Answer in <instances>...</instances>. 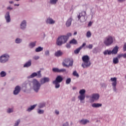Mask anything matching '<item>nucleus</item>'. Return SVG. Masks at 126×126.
I'll list each match as a JSON object with an SVG mask.
<instances>
[{
  "label": "nucleus",
  "mask_w": 126,
  "mask_h": 126,
  "mask_svg": "<svg viewBox=\"0 0 126 126\" xmlns=\"http://www.w3.org/2000/svg\"><path fill=\"white\" fill-rule=\"evenodd\" d=\"M21 90V89L20 88V87L19 86H17L15 88V90L13 92V94L14 95H17V94H18L19 92H20Z\"/></svg>",
  "instance_id": "nucleus-15"
},
{
  "label": "nucleus",
  "mask_w": 126,
  "mask_h": 126,
  "mask_svg": "<svg viewBox=\"0 0 126 126\" xmlns=\"http://www.w3.org/2000/svg\"><path fill=\"white\" fill-rule=\"evenodd\" d=\"M0 74L1 77H4V76H5L6 75V73H5V72H4L3 71H2L0 72Z\"/></svg>",
  "instance_id": "nucleus-35"
},
{
  "label": "nucleus",
  "mask_w": 126,
  "mask_h": 126,
  "mask_svg": "<svg viewBox=\"0 0 126 126\" xmlns=\"http://www.w3.org/2000/svg\"><path fill=\"white\" fill-rule=\"evenodd\" d=\"M66 47L67 48H70L71 47V46L70 45V43H67L66 45Z\"/></svg>",
  "instance_id": "nucleus-50"
},
{
  "label": "nucleus",
  "mask_w": 126,
  "mask_h": 126,
  "mask_svg": "<svg viewBox=\"0 0 126 126\" xmlns=\"http://www.w3.org/2000/svg\"><path fill=\"white\" fill-rule=\"evenodd\" d=\"M119 47L117 46H116L112 50V51H111V53L112 54H114L116 55L117 54L118 50H119Z\"/></svg>",
  "instance_id": "nucleus-17"
},
{
  "label": "nucleus",
  "mask_w": 126,
  "mask_h": 126,
  "mask_svg": "<svg viewBox=\"0 0 126 126\" xmlns=\"http://www.w3.org/2000/svg\"><path fill=\"white\" fill-rule=\"evenodd\" d=\"M121 57H124V55L123 54H120L118 56V58L120 59Z\"/></svg>",
  "instance_id": "nucleus-48"
},
{
  "label": "nucleus",
  "mask_w": 126,
  "mask_h": 126,
  "mask_svg": "<svg viewBox=\"0 0 126 126\" xmlns=\"http://www.w3.org/2000/svg\"><path fill=\"white\" fill-rule=\"evenodd\" d=\"M37 113H38L39 114H43L44 113V110H42L41 109H38Z\"/></svg>",
  "instance_id": "nucleus-44"
},
{
  "label": "nucleus",
  "mask_w": 126,
  "mask_h": 126,
  "mask_svg": "<svg viewBox=\"0 0 126 126\" xmlns=\"http://www.w3.org/2000/svg\"><path fill=\"white\" fill-rule=\"evenodd\" d=\"M73 75L75 76H76L77 77H79V74L77 73V71H73Z\"/></svg>",
  "instance_id": "nucleus-40"
},
{
  "label": "nucleus",
  "mask_w": 126,
  "mask_h": 126,
  "mask_svg": "<svg viewBox=\"0 0 126 126\" xmlns=\"http://www.w3.org/2000/svg\"><path fill=\"white\" fill-rule=\"evenodd\" d=\"M22 40L20 38H17L15 40V42L17 43V44H19V43H21Z\"/></svg>",
  "instance_id": "nucleus-39"
},
{
  "label": "nucleus",
  "mask_w": 126,
  "mask_h": 126,
  "mask_svg": "<svg viewBox=\"0 0 126 126\" xmlns=\"http://www.w3.org/2000/svg\"><path fill=\"white\" fill-rule=\"evenodd\" d=\"M48 82V78H44L40 80L41 84H44Z\"/></svg>",
  "instance_id": "nucleus-24"
},
{
  "label": "nucleus",
  "mask_w": 126,
  "mask_h": 126,
  "mask_svg": "<svg viewBox=\"0 0 126 126\" xmlns=\"http://www.w3.org/2000/svg\"><path fill=\"white\" fill-rule=\"evenodd\" d=\"M80 125H87L88 123L90 122L89 120L87 119H82L81 120L79 121Z\"/></svg>",
  "instance_id": "nucleus-16"
},
{
  "label": "nucleus",
  "mask_w": 126,
  "mask_h": 126,
  "mask_svg": "<svg viewBox=\"0 0 126 126\" xmlns=\"http://www.w3.org/2000/svg\"><path fill=\"white\" fill-rule=\"evenodd\" d=\"M86 15V11H82L80 13H79V15H77L78 20L81 23H83L86 21L85 16Z\"/></svg>",
  "instance_id": "nucleus-5"
},
{
  "label": "nucleus",
  "mask_w": 126,
  "mask_h": 126,
  "mask_svg": "<svg viewBox=\"0 0 126 126\" xmlns=\"http://www.w3.org/2000/svg\"><path fill=\"white\" fill-rule=\"evenodd\" d=\"M90 58L88 55L84 56L82 58L83 61V63L81 65L82 67L84 68H88L90 67L91 65V63L90 61Z\"/></svg>",
  "instance_id": "nucleus-1"
},
{
  "label": "nucleus",
  "mask_w": 126,
  "mask_h": 126,
  "mask_svg": "<svg viewBox=\"0 0 126 126\" xmlns=\"http://www.w3.org/2000/svg\"><path fill=\"white\" fill-rule=\"evenodd\" d=\"M123 58L126 59V53L123 54Z\"/></svg>",
  "instance_id": "nucleus-57"
},
{
  "label": "nucleus",
  "mask_w": 126,
  "mask_h": 126,
  "mask_svg": "<svg viewBox=\"0 0 126 126\" xmlns=\"http://www.w3.org/2000/svg\"><path fill=\"white\" fill-rule=\"evenodd\" d=\"M100 95L98 94H92V98L93 99V101H96L99 99Z\"/></svg>",
  "instance_id": "nucleus-13"
},
{
  "label": "nucleus",
  "mask_w": 126,
  "mask_h": 126,
  "mask_svg": "<svg viewBox=\"0 0 126 126\" xmlns=\"http://www.w3.org/2000/svg\"><path fill=\"white\" fill-rule=\"evenodd\" d=\"M103 54L106 56L107 55H110L111 54H112V53L111 50H106L103 52Z\"/></svg>",
  "instance_id": "nucleus-22"
},
{
  "label": "nucleus",
  "mask_w": 126,
  "mask_h": 126,
  "mask_svg": "<svg viewBox=\"0 0 126 126\" xmlns=\"http://www.w3.org/2000/svg\"><path fill=\"white\" fill-rule=\"evenodd\" d=\"M59 1V0H50V3L51 4H54L55 5L57 4V2Z\"/></svg>",
  "instance_id": "nucleus-31"
},
{
  "label": "nucleus",
  "mask_w": 126,
  "mask_h": 126,
  "mask_svg": "<svg viewBox=\"0 0 126 126\" xmlns=\"http://www.w3.org/2000/svg\"><path fill=\"white\" fill-rule=\"evenodd\" d=\"M26 27V21H23L21 24V29H24Z\"/></svg>",
  "instance_id": "nucleus-25"
},
{
  "label": "nucleus",
  "mask_w": 126,
  "mask_h": 126,
  "mask_svg": "<svg viewBox=\"0 0 126 126\" xmlns=\"http://www.w3.org/2000/svg\"><path fill=\"white\" fill-rule=\"evenodd\" d=\"M86 45V43H83V44L82 45V46H81L80 47L77 48L76 50H74V53L75 54H78L80 52V50H81L82 49V48H83L84 46H85Z\"/></svg>",
  "instance_id": "nucleus-14"
},
{
  "label": "nucleus",
  "mask_w": 126,
  "mask_h": 126,
  "mask_svg": "<svg viewBox=\"0 0 126 126\" xmlns=\"http://www.w3.org/2000/svg\"><path fill=\"white\" fill-rule=\"evenodd\" d=\"M7 9H10V10H11V9H12V8H11V7H8L7 8Z\"/></svg>",
  "instance_id": "nucleus-58"
},
{
  "label": "nucleus",
  "mask_w": 126,
  "mask_h": 126,
  "mask_svg": "<svg viewBox=\"0 0 126 126\" xmlns=\"http://www.w3.org/2000/svg\"><path fill=\"white\" fill-rule=\"evenodd\" d=\"M5 18L6 20V22H10V15H9V12H7L5 15Z\"/></svg>",
  "instance_id": "nucleus-18"
},
{
  "label": "nucleus",
  "mask_w": 126,
  "mask_h": 126,
  "mask_svg": "<svg viewBox=\"0 0 126 126\" xmlns=\"http://www.w3.org/2000/svg\"><path fill=\"white\" fill-rule=\"evenodd\" d=\"M71 80L70 78H67L65 82L66 84H69L71 82Z\"/></svg>",
  "instance_id": "nucleus-36"
},
{
  "label": "nucleus",
  "mask_w": 126,
  "mask_h": 126,
  "mask_svg": "<svg viewBox=\"0 0 126 126\" xmlns=\"http://www.w3.org/2000/svg\"><path fill=\"white\" fill-rule=\"evenodd\" d=\"M52 71L54 72L59 73L60 72V69H59V68H53L52 69Z\"/></svg>",
  "instance_id": "nucleus-34"
},
{
  "label": "nucleus",
  "mask_w": 126,
  "mask_h": 126,
  "mask_svg": "<svg viewBox=\"0 0 126 126\" xmlns=\"http://www.w3.org/2000/svg\"><path fill=\"white\" fill-rule=\"evenodd\" d=\"M72 125H73V123H72V122H70V126H72Z\"/></svg>",
  "instance_id": "nucleus-63"
},
{
  "label": "nucleus",
  "mask_w": 126,
  "mask_h": 126,
  "mask_svg": "<svg viewBox=\"0 0 126 126\" xmlns=\"http://www.w3.org/2000/svg\"><path fill=\"white\" fill-rule=\"evenodd\" d=\"M123 50H124V51H126V43H125L124 46Z\"/></svg>",
  "instance_id": "nucleus-51"
},
{
  "label": "nucleus",
  "mask_w": 126,
  "mask_h": 126,
  "mask_svg": "<svg viewBox=\"0 0 126 126\" xmlns=\"http://www.w3.org/2000/svg\"><path fill=\"white\" fill-rule=\"evenodd\" d=\"M63 81V78L61 75H58L56 78L55 80L53 82V84L55 85V88L59 89L61 87V83Z\"/></svg>",
  "instance_id": "nucleus-3"
},
{
  "label": "nucleus",
  "mask_w": 126,
  "mask_h": 126,
  "mask_svg": "<svg viewBox=\"0 0 126 126\" xmlns=\"http://www.w3.org/2000/svg\"><path fill=\"white\" fill-rule=\"evenodd\" d=\"M36 106H37V104H34L33 105L31 106V107H29L27 109V111L28 112H31V111H32V110H34V108H35L36 107Z\"/></svg>",
  "instance_id": "nucleus-27"
},
{
  "label": "nucleus",
  "mask_w": 126,
  "mask_h": 126,
  "mask_svg": "<svg viewBox=\"0 0 126 126\" xmlns=\"http://www.w3.org/2000/svg\"><path fill=\"white\" fill-rule=\"evenodd\" d=\"M9 2V3H11H11H12L13 2V1H10Z\"/></svg>",
  "instance_id": "nucleus-62"
},
{
  "label": "nucleus",
  "mask_w": 126,
  "mask_h": 126,
  "mask_svg": "<svg viewBox=\"0 0 126 126\" xmlns=\"http://www.w3.org/2000/svg\"><path fill=\"white\" fill-rule=\"evenodd\" d=\"M63 52H62V51L61 50H59L55 52V56L56 57H62V56H63Z\"/></svg>",
  "instance_id": "nucleus-19"
},
{
  "label": "nucleus",
  "mask_w": 126,
  "mask_h": 126,
  "mask_svg": "<svg viewBox=\"0 0 126 126\" xmlns=\"http://www.w3.org/2000/svg\"><path fill=\"white\" fill-rule=\"evenodd\" d=\"M32 84L33 90L35 92H38L40 90V87H41V84L36 79H34L32 80Z\"/></svg>",
  "instance_id": "nucleus-4"
},
{
  "label": "nucleus",
  "mask_w": 126,
  "mask_h": 126,
  "mask_svg": "<svg viewBox=\"0 0 126 126\" xmlns=\"http://www.w3.org/2000/svg\"><path fill=\"white\" fill-rule=\"evenodd\" d=\"M55 113L57 114V115H59L60 114V112L58 110H55Z\"/></svg>",
  "instance_id": "nucleus-54"
},
{
  "label": "nucleus",
  "mask_w": 126,
  "mask_h": 126,
  "mask_svg": "<svg viewBox=\"0 0 126 126\" xmlns=\"http://www.w3.org/2000/svg\"><path fill=\"white\" fill-rule=\"evenodd\" d=\"M93 47V45L92 44H89L88 46H86L87 48H89V49H92Z\"/></svg>",
  "instance_id": "nucleus-42"
},
{
  "label": "nucleus",
  "mask_w": 126,
  "mask_h": 126,
  "mask_svg": "<svg viewBox=\"0 0 126 126\" xmlns=\"http://www.w3.org/2000/svg\"><path fill=\"white\" fill-rule=\"evenodd\" d=\"M46 106V103H40L39 105V108H44Z\"/></svg>",
  "instance_id": "nucleus-38"
},
{
  "label": "nucleus",
  "mask_w": 126,
  "mask_h": 126,
  "mask_svg": "<svg viewBox=\"0 0 126 126\" xmlns=\"http://www.w3.org/2000/svg\"><path fill=\"white\" fill-rule=\"evenodd\" d=\"M30 48H34L36 46V41L30 43L29 44Z\"/></svg>",
  "instance_id": "nucleus-29"
},
{
  "label": "nucleus",
  "mask_w": 126,
  "mask_h": 126,
  "mask_svg": "<svg viewBox=\"0 0 126 126\" xmlns=\"http://www.w3.org/2000/svg\"><path fill=\"white\" fill-rule=\"evenodd\" d=\"M77 32H75L74 33V35H76L77 34Z\"/></svg>",
  "instance_id": "nucleus-61"
},
{
  "label": "nucleus",
  "mask_w": 126,
  "mask_h": 126,
  "mask_svg": "<svg viewBox=\"0 0 126 126\" xmlns=\"http://www.w3.org/2000/svg\"><path fill=\"white\" fill-rule=\"evenodd\" d=\"M15 6H19V4H15Z\"/></svg>",
  "instance_id": "nucleus-59"
},
{
  "label": "nucleus",
  "mask_w": 126,
  "mask_h": 126,
  "mask_svg": "<svg viewBox=\"0 0 126 126\" xmlns=\"http://www.w3.org/2000/svg\"><path fill=\"white\" fill-rule=\"evenodd\" d=\"M63 73V72H65L66 73V69H64V68H62L61 69H59V73Z\"/></svg>",
  "instance_id": "nucleus-37"
},
{
  "label": "nucleus",
  "mask_w": 126,
  "mask_h": 126,
  "mask_svg": "<svg viewBox=\"0 0 126 126\" xmlns=\"http://www.w3.org/2000/svg\"><path fill=\"white\" fill-rule=\"evenodd\" d=\"M72 89H73V90H76V87H74L72 88Z\"/></svg>",
  "instance_id": "nucleus-60"
},
{
  "label": "nucleus",
  "mask_w": 126,
  "mask_h": 126,
  "mask_svg": "<svg viewBox=\"0 0 126 126\" xmlns=\"http://www.w3.org/2000/svg\"><path fill=\"white\" fill-rule=\"evenodd\" d=\"M8 59H9V56L6 54H4L0 57V63H4L8 61Z\"/></svg>",
  "instance_id": "nucleus-10"
},
{
  "label": "nucleus",
  "mask_w": 126,
  "mask_h": 126,
  "mask_svg": "<svg viewBox=\"0 0 126 126\" xmlns=\"http://www.w3.org/2000/svg\"><path fill=\"white\" fill-rule=\"evenodd\" d=\"M113 63L114 64H117L119 63V60L117 57L116 58H114L113 60Z\"/></svg>",
  "instance_id": "nucleus-30"
},
{
  "label": "nucleus",
  "mask_w": 126,
  "mask_h": 126,
  "mask_svg": "<svg viewBox=\"0 0 126 126\" xmlns=\"http://www.w3.org/2000/svg\"><path fill=\"white\" fill-rule=\"evenodd\" d=\"M17 1H19V0H16Z\"/></svg>",
  "instance_id": "nucleus-64"
},
{
  "label": "nucleus",
  "mask_w": 126,
  "mask_h": 126,
  "mask_svg": "<svg viewBox=\"0 0 126 126\" xmlns=\"http://www.w3.org/2000/svg\"><path fill=\"white\" fill-rule=\"evenodd\" d=\"M93 52L94 54H97L98 52V48L97 47L94 48L93 50Z\"/></svg>",
  "instance_id": "nucleus-33"
},
{
  "label": "nucleus",
  "mask_w": 126,
  "mask_h": 126,
  "mask_svg": "<svg viewBox=\"0 0 126 126\" xmlns=\"http://www.w3.org/2000/svg\"><path fill=\"white\" fill-rule=\"evenodd\" d=\"M91 35H92L90 31H89L87 32L86 36L87 37H88V38L90 37L91 36Z\"/></svg>",
  "instance_id": "nucleus-41"
},
{
  "label": "nucleus",
  "mask_w": 126,
  "mask_h": 126,
  "mask_svg": "<svg viewBox=\"0 0 126 126\" xmlns=\"http://www.w3.org/2000/svg\"><path fill=\"white\" fill-rule=\"evenodd\" d=\"M71 33H67L66 35H64V36H66L67 37H68V39L69 38V37L71 36Z\"/></svg>",
  "instance_id": "nucleus-46"
},
{
  "label": "nucleus",
  "mask_w": 126,
  "mask_h": 126,
  "mask_svg": "<svg viewBox=\"0 0 126 126\" xmlns=\"http://www.w3.org/2000/svg\"><path fill=\"white\" fill-rule=\"evenodd\" d=\"M117 78L116 77H114V78H111L110 79V80L113 82L112 83V85L113 86V89L114 91L116 92L117 89H116V85H117Z\"/></svg>",
  "instance_id": "nucleus-11"
},
{
  "label": "nucleus",
  "mask_w": 126,
  "mask_h": 126,
  "mask_svg": "<svg viewBox=\"0 0 126 126\" xmlns=\"http://www.w3.org/2000/svg\"><path fill=\"white\" fill-rule=\"evenodd\" d=\"M20 123V120H17V121L16 122L14 126H18V125H19V123Z\"/></svg>",
  "instance_id": "nucleus-45"
},
{
  "label": "nucleus",
  "mask_w": 126,
  "mask_h": 126,
  "mask_svg": "<svg viewBox=\"0 0 126 126\" xmlns=\"http://www.w3.org/2000/svg\"><path fill=\"white\" fill-rule=\"evenodd\" d=\"M69 43L74 44V45H76L78 44V42L76 40H75L74 38H73V39H72L70 41Z\"/></svg>",
  "instance_id": "nucleus-28"
},
{
  "label": "nucleus",
  "mask_w": 126,
  "mask_h": 126,
  "mask_svg": "<svg viewBox=\"0 0 126 126\" xmlns=\"http://www.w3.org/2000/svg\"><path fill=\"white\" fill-rule=\"evenodd\" d=\"M37 76L38 78H41L42 77V74H41V70L36 72L32 73L30 76L28 77V78H34V77Z\"/></svg>",
  "instance_id": "nucleus-9"
},
{
  "label": "nucleus",
  "mask_w": 126,
  "mask_h": 126,
  "mask_svg": "<svg viewBox=\"0 0 126 126\" xmlns=\"http://www.w3.org/2000/svg\"><path fill=\"white\" fill-rule=\"evenodd\" d=\"M48 23L50 25H54L56 23V21H55V20H53L52 18H48Z\"/></svg>",
  "instance_id": "nucleus-23"
},
{
  "label": "nucleus",
  "mask_w": 126,
  "mask_h": 126,
  "mask_svg": "<svg viewBox=\"0 0 126 126\" xmlns=\"http://www.w3.org/2000/svg\"><path fill=\"white\" fill-rule=\"evenodd\" d=\"M72 20H73V18H72V16L70 17L67 19V20L66 21V23H65V26H66V27L68 28V27H69L71 26Z\"/></svg>",
  "instance_id": "nucleus-12"
},
{
  "label": "nucleus",
  "mask_w": 126,
  "mask_h": 126,
  "mask_svg": "<svg viewBox=\"0 0 126 126\" xmlns=\"http://www.w3.org/2000/svg\"><path fill=\"white\" fill-rule=\"evenodd\" d=\"M73 61H70L69 59H66L64 60V62L62 63V65L64 67H69V66H72L73 65Z\"/></svg>",
  "instance_id": "nucleus-8"
},
{
  "label": "nucleus",
  "mask_w": 126,
  "mask_h": 126,
  "mask_svg": "<svg viewBox=\"0 0 126 126\" xmlns=\"http://www.w3.org/2000/svg\"><path fill=\"white\" fill-rule=\"evenodd\" d=\"M71 100L72 101H75V97H72V99H71Z\"/></svg>",
  "instance_id": "nucleus-56"
},
{
  "label": "nucleus",
  "mask_w": 126,
  "mask_h": 126,
  "mask_svg": "<svg viewBox=\"0 0 126 126\" xmlns=\"http://www.w3.org/2000/svg\"><path fill=\"white\" fill-rule=\"evenodd\" d=\"M31 60H29L28 62H27L24 65V67H29V66H31Z\"/></svg>",
  "instance_id": "nucleus-21"
},
{
  "label": "nucleus",
  "mask_w": 126,
  "mask_h": 126,
  "mask_svg": "<svg viewBox=\"0 0 126 126\" xmlns=\"http://www.w3.org/2000/svg\"><path fill=\"white\" fill-rule=\"evenodd\" d=\"M36 106H37V104H34L33 105L31 106V107H29L27 109V111L28 112H31V111H32V110H34V108H35L36 107Z\"/></svg>",
  "instance_id": "nucleus-26"
},
{
  "label": "nucleus",
  "mask_w": 126,
  "mask_h": 126,
  "mask_svg": "<svg viewBox=\"0 0 126 126\" xmlns=\"http://www.w3.org/2000/svg\"><path fill=\"white\" fill-rule=\"evenodd\" d=\"M12 112H13V109H10V108H9L7 110V113L8 114H10V113H12Z\"/></svg>",
  "instance_id": "nucleus-43"
},
{
  "label": "nucleus",
  "mask_w": 126,
  "mask_h": 126,
  "mask_svg": "<svg viewBox=\"0 0 126 126\" xmlns=\"http://www.w3.org/2000/svg\"><path fill=\"white\" fill-rule=\"evenodd\" d=\"M41 51H43V47H38L35 49V52H36V53L41 52Z\"/></svg>",
  "instance_id": "nucleus-32"
},
{
  "label": "nucleus",
  "mask_w": 126,
  "mask_h": 126,
  "mask_svg": "<svg viewBox=\"0 0 126 126\" xmlns=\"http://www.w3.org/2000/svg\"><path fill=\"white\" fill-rule=\"evenodd\" d=\"M39 58L40 57H39V56H34L33 57V60H35L36 61L37 60H39Z\"/></svg>",
  "instance_id": "nucleus-49"
},
{
  "label": "nucleus",
  "mask_w": 126,
  "mask_h": 126,
  "mask_svg": "<svg viewBox=\"0 0 126 126\" xmlns=\"http://www.w3.org/2000/svg\"><path fill=\"white\" fill-rule=\"evenodd\" d=\"M92 24L93 23L91 21H90L88 24V27H91L92 25Z\"/></svg>",
  "instance_id": "nucleus-52"
},
{
  "label": "nucleus",
  "mask_w": 126,
  "mask_h": 126,
  "mask_svg": "<svg viewBox=\"0 0 126 126\" xmlns=\"http://www.w3.org/2000/svg\"><path fill=\"white\" fill-rule=\"evenodd\" d=\"M113 42V38L111 36H108L105 38L103 43L106 46H109L112 44Z\"/></svg>",
  "instance_id": "nucleus-6"
},
{
  "label": "nucleus",
  "mask_w": 126,
  "mask_h": 126,
  "mask_svg": "<svg viewBox=\"0 0 126 126\" xmlns=\"http://www.w3.org/2000/svg\"><path fill=\"white\" fill-rule=\"evenodd\" d=\"M79 93L80 95L78 96V98L80 100L81 103H84L85 102L83 101L84 100L86 97V90L85 89H82L80 90Z\"/></svg>",
  "instance_id": "nucleus-7"
},
{
  "label": "nucleus",
  "mask_w": 126,
  "mask_h": 126,
  "mask_svg": "<svg viewBox=\"0 0 126 126\" xmlns=\"http://www.w3.org/2000/svg\"><path fill=\"white\" fill-rule=\"evenodd\" d=\"M63 126H69V123L66 122L65 123L63 124Z\"/></svg>",
  "instance_id": "nucleus-47"
},
{
  "label": "nucleus",
  "mask_w": 126,
  "mask_h": 126,
  "mask_svg": "<svg viewBox=\"0 0 126 126\" xmlns=\"http://www.w3.org/2000/svg\"><path fill=\"white\" fill-rule=\"evenodd\" d=\"M92 106L94 108H99L102 106V104L98 103H94L92 104Z\"/></svg>",
  "instance_id": "nucleus-20"
},
{
  "label": "nucleus",
  "mask_w": 126,
  "mask_h": 126,
  "mask_svg": "<svg viewBox=\"0 0 126 126\" xmlns=\"http://www.w3.org/2000/svg\"><path fill=\"white\" fill-rule=\"evenodd\" d=\"M101 87H105L106 85L104 83H102L100 84Z\"/></svg>",
  "instance_id": "nucleus-53"
},
{
  "label": "nucleus",
  "mask_w": 126,
  "mask_h": 126,
  "mask_svg": "<svg viewBox=\"0 0 126 126\" xmlns=\"http://www.w3.org/2000/svg\"><path fill=\"white\" fill-rule=\"evenodd\" d=\"M68 37L64 35H61L57 39L56 44L58 46H62L63 44H64L67 42Z\"/></svg>",
  "instance_id": "nucleus-2"
},
{
  "label": "nucleus",
  "mask_w": 126,
  "mask_h": 126,
  "mask_svg": "<svg viewBox=\"0 0 126 126\" xmlns=\"http://www.w3.org/2000/svg\"><path fill=\"white\" fill-rule=\"evenodd\" d=\"M126 0H118V2H124L125 1H126Z\"/></svg>",
  "instance_id": "nucleus-55"
}]
</instances>
